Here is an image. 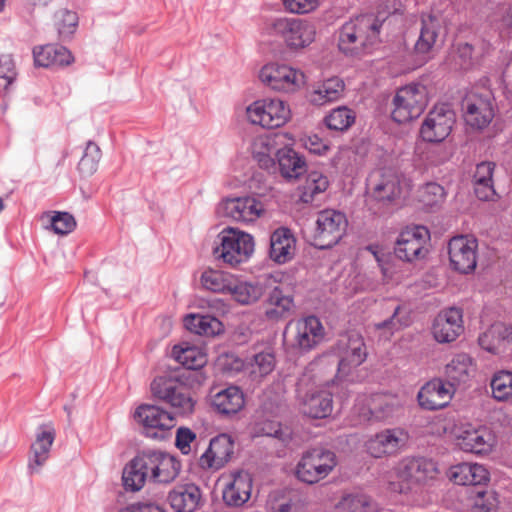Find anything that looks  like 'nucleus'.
Returning <instances> with one entry per match:
<instances>
[{
	"instance_id": "f257e3e1",
	"label": "nucleus",
	"mask_w": 512,
	"mask_h": 512,
	"mask_svg": "<svg viewBox=\"0 0 512 512\" xmlns=\"http://www.w3.org/2000/svg\"><path fill=\"white\" fill-rule=\"evenodd\" d=\"M172 355L184 368L156 377L151 382V392L156 399L168 404L176 414L190 415L196 404L190 387L194 383H201L202 375L198 370L205 366L207 357L197 347L182 345H175Z\"/></svg>"
},
{
	"instance_id": "f03ea898",
	"label": "nucleus",
	"mask_w": 512,
	"mask_h": 512,
	"mask_svg": "<svg viewBox=\"0 0 512 512\" xmlns=\"http://www.w3.org/2000/svg\"><path fill=\"white\" fill-rule=\"evenodd\" d=\"M381 26L382 22L373 14L351 18L339 31V50L349 56L368 53L379 40Z\"/></svg>"
},
{
	"instance_id": "7ed1b4c3",
	"label": "nucleus",
	"mask_w": 512,
	"mask_h": 512,
	"mask_svg": "<svg viewBox=\"0 0 512 512\" xmlns=\"http://www.w3.org/2000/svg\"><path fill=\"white\" fill-rule=\"evenodd\" d=\"M252 235L237 228L226 227L216 238L214 257L230 267L247 262L254 252Z\"/></svg>"
},
{
	"instance_id": "20e7f679",
	"label": "nucleus",
	"mask_w": 512,
	"mask_h": 512,
	"mask_svg": "<svg viewBox=\"0 0 512 512\" xmlns=\"http://www.w3.org/2000/svg\"><path fill=\"white\" fill-rule=\"evenodd\" d=\"M262 31L270 36H281L292 50L308 47L316 36L314 24L298 18H267L263 22Z\"/></svg>"
},
{
	"instance_id": "39448f33",
	"label": "nucleus",
	"mask_w": 512,
	"mask_h": 512,
	"mask_svg": "<svg viewBox=\"0 0 512 512\" xmlns=\"http://www.w3.org/2000/svg\"><path fill=\"white\" fill-rule=\"evenodd\" d=\"M438 473L436 463L424 457H406L397 467L398 483H392L391 489L407 493L434 479Z\"/></svg>"
},
{
	"instance_id": "423d86ee",
	"label": "nucleus",
	"mask_w": 512,
	"mask_h": 512,
	"mask_svg": "<svg viewBox=\"0 0 512 512\" xmlns=\"http://www.w3.org/2000/svg\"><path fill=\"white\" fill-rule=\"evenodd\" d=\"M347 225L344 213L334 209L319 211L311 234V244L319 249L333 247L345 234Z\"/></svg>"
},
{
	"instance_id": "0eeeda50",
	"label": "nucleus",
	"mask_w": 512,
	"mask_h": 512,
	"mask_svg": "<svg viewBox=\"0 0 512 512\" xmlns=\"http://www.w3.org/2000/svg\"><path fill=\"white\" fill-rule=\"evenodd\" d=\"M246 114L252 124L267 129L279 128L291 117L289 106L278 98L256 100L247 107Z\"/></svg>"
},
{
	"instance_id": "6e6552de",
	"label": "nucleus",
	"mask_w": 512,
	"mask_h": 512,
	"mask_svg": "<svg viewBox=\"0 0 512 512\" xmlns=\"http://www.w3.org/2000/svg\"><path fill=\"white\" fill-rule=\"evenodd\" d=\"M337 464L336 455L330 450L314 448L303 454L296 467L299 480L314 484L327 477Z\"/></svg>"
},
{
	"instance_id": "1a4fd4ad",
	"label": "nucleus",
	"mask_w": 512,
	"mask_h": 512,
	"mask_svg": "<svg viewBox=\"0 0 512 512\" xmlns=\"http://www.w3.org/2000/svg\"><path fill=\"white\" fill-rule=\"evenodd\" d=\"M392 119L406 123L418 118L427 105L426 89L420 84H410L400 88L393 99Z\"/></svg>"
},
{
	"instance_id": "9d476101",
	"label": "nucleus",
	"mask_w": 512,
	"mask_h": 512,
	"mask_svg": "<svg viewBox=\"0 0 512 512\" xmlns=\"http://www.w3.org/2000/svg\"><path fill=\"white\" fill-rule=\"evenodd\" d=\"M174 410H167L152 404H142L134 412V419L141 426L143 434L152 439H164L175 426Z\"/></svg>"
},
{
	"instance_id": "9b49d317",
	"label": "nucleus",
	"mask_w": 512,
	"mask_h": 512,
	"mask_svg": "<svg viewBox=\"0 0 512 512\" xmlns=\"http://www.w3.org/2000/svg\"><path fill=\"white\" fill-rule=\"evenodd\" d=\"M260 80L275 91L295 92L305 84V74L286 64L268 63L259 72Z\"/></svg>"
},
{
	"instance_id": "f8f14e48",
	"label": "nucleus",
	"mask_w": 512,
	"mask_h": 512,
	"mask_svg": "<svg viewBox=\"0 0 512 512\" xmlns=\"http://www.w3.org/2000/svg\"><path fill=\"white\" fill-rule=\"evenodd\" d=\"M286 332L290 333L288 345L300 353L314 349L324 337V328L321 321L315 316H308L297 320L293 327L288 326Z\"/></svg>"
},
{
	"instance_id": "ddd939ff",
	"label": "nucleus",
	"mask_w": 512,
	"mask_h": 512,
	"mask_svg": "<svg viewBox=\"0 0 512 512\" xmlns=\"http://www.w3.org/2000/svg\"><path fill=\"white\" fill-rule=\"evenodd\" d=\"M149 481L157 484H170L179 475L180 461L173 455L161 450L148 449L142 451Z\"/></svg>"
},
{
	"instance_id": "4468645a",
	"label": "nucleus",
	"mask_w": 512,
	"mask_h": 512,
	"mask_svg": "<svg viewBox=\"0 0 512 512\" xmlns=\"http://www.w3.org/2000/svg\"><path fill=\"white\" fill-rule=\"evenodd\" d=\"M429 239L430 233L426 227H406L397 238L394 253L399 259L407 262L422 259L428 252L426 244Z\"/></svg>"
},
{
	"instance_id": "2eb2a0df",
	"label": "nucleus",
	"mask_w": 512,
	"mask_h": 512,
	"mask_svg": "<svg viewBox=\"0 0 512 512\" xmlns=\"http://www.w3.org/2000/svg\"><path fill=\"white\" fill-rule=\"evenodd\" d=\"M371 200L378 209L387 208L400 198L402 188L399 175L391 169H382L370 177Z\"/></svg>"
},
{
	"instance_id": "dca6fc26",
	"label": "nucleus",
	"mask_w": 512,
	"mask_h": 512,
	"mask_svg": "<svg viewBox=\"0 0 512 512\" xmlns=\"http://www.w3.org/2000/svg\"><path fill=\"white\" fill-rule=\"evenodd\" d=\"M409 434L400 427L386 428L370 437L366 443V451L374 458L393 456L401 452L407 445Z\"/></svg>"
},
{
	"instance_id": "f3484780",
	"label": "nucleus",
	"mask_w": 512,
	"mask_h": 512,
	"mask_svg": "<svg viewBox=\"0 0 512 512\" xmlns=\"http://www.w3.org/2000/svg\"><path fill=\"white\" fill-rule=\"evenodd\" d=\"M455 113L448 105L435 106L425 118L420 135L426 142H442L452 131Z\"/></svg>"
},
{
	"instance_id": "a211bd4d",
	"label": "nucleus",
	"mask_w": 512,
	"mask_h": 512,
	"mask_svg": "<svg viewBox=\"0 0 512 512\" xmlns=\"http://www.w3.org/2000/svg\"><path fill=\"white\" fill-rule=\"evenodd\" d=\"M465 123L473 129L486 128L495 116L493 99L487 94H468L462 102Z\"/></svg>"
},
{
	"instance_id": "6ab92c4d",
	"label": "nucleus",
	"mask_w": 512,
	"mask_h": 512,
	"mask_svg": "<svg viewBox=\"0 0 512 512\" xmlns=\"http://www.w3.org/2000/svg\"><path fill=\"white\" fill-rule=\"evenodd\" d=\"M478 242L474 237L456 236L448 243V254L452 268L467 274L476 268Z\"/></svg>"
},
{
	"instance_id": "aec40b11",
	"label": "nucleus",
	"mask_w": 512,
	"mask_h": 512,
	"mask_svg": "<svg viewBox=\"0 0 512 512\" xmlns=\"http://www.w3.org/2000/svg\"><path fill=\"white\" fill-rule=\"evenodd\" d=\"M217 212L233 221L250 223L261 216L264 207L256 198L245 196L223 200L218 205Z\"/></svg>"
},
{
	"instance_id": "412c9836",
	"label": "nucleus",
	"mask_w": 512,
	"mask_h": 512,
	"mask_svg": "<svg viewBox=\"0 0 512 512\" xmlns=\"http://www.w3.org/2000/svg\"><path fill=\"white\" fill-rule=\"evenodd\" d=\"M361 421H389L398 417L402 405L398 398L386 395H373L368 399L367 406L360 402L355 405Z\"/></svg>"
},
{
	"instance_id": "4be33fe9",
	"label": "nucleus",
	"mask_w": 512,
	"mask_h": 512,
	"mask_svg": "<svg viewBox=\"0 0 512 512\" xmlns=\"http://www.w3.org/2000/svg\"><path fill=\"white\" fill-rule=\"evenodd\" d=\"M463 331V312L457 307L441 310L434 318L431 327L434 339L442 344L454 342Z\"/></svg>"
},
{
	"instance_id": "5701e85b",
	"label": "nucleus",
	"mask_w": 512,
	"mask_h": 512,
	"mask_svg": "<svg viewBox=\"0 0 512 512\" xmlns=\"http://www.w3.org/2000/svg\"><path fill=\"white\" fill-rule=\"evenodd\" d=\"M455 394V388L441 378L426 382L417 393L419 406L427 411L440 410L449 405Z\"/></svg>"
},
{
	"instance_id": "b1692460",
	"label": "nucleus",
	"mask_w": 512,
	"mask_h": 512,
	"mask_svg": "<svg viewBox=\"0 0 512 512\" xmlns=\"http://www.w3.org/2000/svg\"><path fill=\"white\" fill-rule=\"evenodd\" d=\"M234 442L227 434H220L211 439L208 449L200 457V465L205 469L222 468L233 455Z\"/></svg>"
},
{
	"instance_id": "393cba45",
	"label": "nucleus",
	"mask_w": 512,
	"mask_h": 512,
	"mask_svg": "<svg viewBox=\"0 0 512 512\" xmlns=\"http://www.w3.org/2000/svg\"><path fill=\"white\" fill-rule=\"evenodd\" d=\"M55 439V430L50 425H42L30 448L28 470L30 474H38L49 458L51 446Z\"/></svg>"
},
{
	"instance_id": "a878e982",
	"label": "nucleus",
	"mask_w": 512,
	"mask_h": 512,
	"mask_svg": "<svg viewBox=\"0 0 512 512\" xmlns=\"http://www.w3.org/2000/svg\"><path fill=\"white\" fill-rule=\"evenodd\" d=\"M458 446L465 452L485 455L494 446V436L486 427L465 429L457 437Z\"/></svg>"
},
{
	"instance_id": "bb28decb",
	"label": "nucleus",
	"mask_w": 512,
	"mask_h": 512,
	"mask_svg": "<svg viewBox=\"0 0 512 512\" xmlns=\"http://www.w3.org/2000/svg\"><path fill=\"white\" fill-rule=\"evenodd\" d=\"M168 501L175 512H195L201 505L202 493L193 483L180 484L169 492Z\"/></svg>"
},
{
	"instance_id": "cd10ccee",
	"label": "nucleus",
	"mask_w": 512,
	"mask_h": 512,
	"mask_svg": "<svg viewBox=\"0 0 512 512\" xmlns=\"http://www.w3.org/2000/svg\"><path fill=\"white\" fill-rule=\"evenodd\" d=\"M252 478L248 472L240 471L231 476L223 489V500L229 506H241L251 495Z\"/></svg>"
},
{
	"instance_id": "c85d7f7f",
	"label": "nucleus",
	"mask_w": 512,
	"mask_h": 512,
	"mask_svg": "<svg viewBox=\"0 0 512 512\" xmlns=\"http://www.w3.org/2000/svg\"><path fill=\"white\" fill-rule=\"evenodd\" d=\"M296 240L288 228H278L270 236V258L278 263L289 262L295 254Z\"/></svg>"
},
{
	"instance_id": "c756f323",
	"label": "nucleus",
	"mask_w": 512,
	"mask_h": 512,
	"mask_svg": "<svg viewBox=\"0 0 512 512\" xmlns=\"http://www.w3.org/2000/svg\"><path fill=\"white\" fill-rule=\"evenodd\" d=\"M476 365L473 358L466 353H458L445 365L444 374L447 383L453 388L461 383L468 382L474 375Z\"/></svg>"
},
{
	"instance_id": "7c9ffc66",
	"label": "nucleus",
	"mask_w": 512,
	"mask_h": 512,
	"mask_svg": "<svg viewBox=\"0 0 512 512\" xmlns=\"http://www.w3.org/2000/svg\"><path fill=\"white\" fill-rule=\"evenodd\" d=\"M276 160L281 176L287 181L298 179L307 170L305 159L291 148L277 150Z\"/></svg>"
},
{
	"instance_id": "2f4dec72",
	"label": "nucleus",
	"mask_w": 512,
	"mask_h": 512,
	"mask_svg": "<svg viewBox=\"0 0 512 512\" xmlns=\"http://www.w3.org/2000/svg\"><path fill=\"white\" fill-rule=\"evenodd\" d=\"M332 410V393L327 390L313 391L307 394L302 401L303 413L311 418H326L332 413Z\"/></svg>"
},
{
	"instance_id": "473e14b6",
	"label": "nucleus",
	"mask_w": 512,
	"mask_h": 512,
	"mask_svg": "<svg viewBox=\"0 0 512 512\" xmlns=\"http://www.w3.org/2000/svg\"><path fill=\"white\" fill-rule=\"evenodd\" d=\"M147 480H149V474L142 452H140L124 467L122 473L123 486L127 491L136 492L143 488Z\"/></svg>"
},
{
	"instance_id": "72a5a7b5",
	"label": "nucleus",
	"mask_w": 512,
	"mask_h": 512,
	"mask_svg": "<svg viewBox=\"0 0 512 512\" xmlns=\"http://www.w3.org/2000/svg\"><path fill=\"white\" fill-rule=\"evenodd\" d=\"M34 63L38 67L69 65L73 57L63 46L45 45L33 50Z\"/></svg>"
},
{
	"instance_id": "f704fd0d",
	"label": "nucleus",
	"mask_w": 512,
	"mask_h": 512,
	"mask_svg": "<svg viewBox=\"0 0 512 512\" xmlns=\"http://www.w3.org/2000/svg\"><path fill=\"white\" fill-rule=\"evenodd\" d=\"M244 403L243 392L235 386H230L212 395V406L223 415L238 413Z\"/></svg>"
},
{
	"instance_id": "c9c22d12",
	"label": "nucleus",
	"mask_w": 512,
	"mask_h": 512,
	"mask_svg": "<svg viewBox=\"0 0 512 512\" xmlns=\"http://www.w3.org/2000/svg\"><path fill=\"white\" fill-rule=\"evenodd\" d=\"M367 357L365 344L359 335L348 338L345 355L338 361V373L347 375L352 368L361 365Z\"/></svg>"
},
{
	"instance_id": "e433bc0d",
	"label": "nucleus",
	"mask_w": 512,
	"mask_h": 512,
	"mask_svg": "<svg viewBox=\"0 0 512 512\" xmlns=\"http://www.w3.org/2000/svg\"><path fill=\"white\" fill-rule=\"evenodd\" d=\"M495 164L493 162L484 161L476 166L473 176L474 191L478 199L488 201L495 196L493 186V172Z\"/></svg>"
},
{
	"instance_id": "4c0bfd02",
	"label": "nucleus",
	"mask_w": 512,
	"mask_h": 512,
	"mask_svg": "<svg viewBox=\"0 0 512 512\" xmlns=\"http://www.w3.org/2000/svg\"><path fill=\"white\" fill-rule=\"evenodd\" d=\"M265 315L269 320L277 321L286 317L294 307V300L282 288L274 287L266 300Z\"/></svg>"
},
{
	"instance_id": "58836bf2",
	"label": "nucleus",
	"mask_w": 512,
	"mask_h": 512,
	"mask_svg": "<svg viewBox=\"0 0 512 512\" xmlns=\"http://www.w3.org/2000/svg\"><path fill=\"white\" fill-rule=\"evenodd\" d=\"M440 28L441 22L438 17L428 15L422 18L420 35L415 44V52L417 54L426 55L432 50L436 43Z\"/></svg>"
},
{
	"instance_id": "ea45409f",
	"label": "nucleus",
	"mask_w": 512,
	"mask_h": 512,
	"mask_svg": "<svg viewBox=\"0 0 512 512\" xmlns=\"http://www.w3.org/2000/svg\"><path fill=\"white\" fill-rule=\"evenodd\" d=\"M228 294L241 305L257 302L263 295V287L258 282L242 281L233 277Z\"/></svg>"
},
{
	"instance_id": "a19ab883",
	"label": "nucleus",
	"mask_w": 512,
	"mask_h": 512,
	"mask_svg": "<svg viewBox=\"0 0 512 512\" xmlns=\"http://www.w3.org/2000/svg\"><path fill=\"white\" fill-rule=\"evenodd\" d=\"M233 275L222 270L208 268L200 276V283L203 289L220 294H228L231 288Z\"/></svg>"
},
{
	"instance_id": "79ce46f5",
	"label": "nucleus",
	"mask_w": 512,
	"mask_h": 512,
	"mask_svg": "<svg viewBox=\"0 0 512 512\" xmlns=\"http://www.w3.org/2000/svg\"><path fill=\"white\" fill-rule=\"evenodd\" d=\"M344 91V82L333 77L325 80L317 89L310 94V101L315 105H324L328 102L338 100Z\"/></svg>"
},
{
	"instance_id": "37998d69",
	"label": "nucleus",
	"mask_w": 512,
	"mask_h": 512,
	"mask_svg": "<svg viewBox=\"0 0 512 512\" xmlns=\"http://www.w3.org/2000/svg\"><path fill=\"white\" fill-rule=\"evenodd\" d=\"M185 327L198 335L212 336L221 331V322L210 315L190 314L184 318Z\"/></svg>"
},
{
	"instance_id": "c03bdc74",
	"label": "nucleus",
	"mask_w": 512,
	"mask_h": 512,
	"mask_svg": "<svg viewBox=\"0 0 512 512\" xmlns=\"http://www.w3.org/2000/svg\"><path fill=\"white\" fill-rule=\"evenodd\" d=\"M275 139L270 136H260L253 142V155L258 161L260 167L270 169L275 166L277 153Z\"/></svg>"
},
{
	"instance_id": "a18cd8bd",
	"label": "nucleus",
	"mask_w": 512,
	"mask_h": 512,
	"mask_svg": "<svg viewBox=\"0 0 512 512\" xmlns=\"http://www.w3.org/2000/svg\"><path fill=\"white\" fill-rule=\"evenodd\" d=\"M329 186V181L326 175L320 171H310L307 174L304 184L300 187V199L304 203H311L314 198L323 192Z\"/></svg>"
},
{
	"instance_id": "49530a36",
	"label": "nucleus",
	"mask_w": 512,
	"mask_h": 512,
	"mask_svg": "<svg viewBox=\"0 0 512 512\" xmlns=\"http://www.w3.org/2000/svg\"><path fill=\"white\" fill-rule=\"evenodd\" d=\"M492 397L499 402L512 401V372L497 371L490 381Z\"/></svg>"
},
{
	"instance_id": "de8ad7c7",
	"label": "nucleus",
	"mask_w": 512,
	"mask_h": 512,
	"mask_svg": "<svg viewBox=\"0 0 512 512\" xmlns=\"http://www.w3.org/2000/svg\"><path fill=\"white\" fill-rule=\"evenodd\" d=\"M355 112L346 106L335 108L325 117V123L330 130L345 131L355 122Z\"/></svg>"
},
{
	"instance_id": "09e8293b",
	"label": "nucleus",
	"mask_w": 512,
	"mask_h": 512,
	"mask_svg": "<svg viewBox=\"0 0 512 512\" xmlns=\"http://www.w3.org/2000/svg\"><path fill=\"white\" fill-rule=\"evenodd\" d=\"M101 159V149L93 141H88L84 154L78 163V169L85 176L92 175L98 168Z\"/></svg>"
},
{
	"instance_id": "8fccbe9b",
	"label": "nucleus",
	"mask_w": 512,
	"mask_h": 512,
	"mask_svg": "<svg viewBox=\"0 0 512 512\" xmlns=\"http://www.w3.org/2000/svg\"><path fill=\"white\" fill-rule=\"evenodd\" d=\"M17 78L15 62L11 55L0 56V93L9 91V88Z\"/></svg>"
},
{
	"instance_id": "3c124183",
	"label": "nucleus",
	"mask_w": 512,
	"mask_h": 512,
	"mask_svg": "<svg viewBox=\"0 0 512 512\" xmlns=\"http://www.w3.org/2000/svg\"><path fill=\"white\" fill-rule=\"evenodd\" d=\"M446 192L444 188L435 182L424 185L420 191V201L424 206L432 208L439 205L445 199Z\"/></svg>"
},
{
	"instance_id": "603ef678",
	"label": "nucleus",
	"mask_w": 512,
	"mask_h": 512,
	"mask_svg": "<svg viewBox=\"0 0 512 512\" xmlns=\"http://www.w3.org/2000/svg\"><path fill=\"white\" fill-rule=\"evenodd\" d=\"M252 373L265 376L273 371L275 357L271 352H260L255 354L251 360Z\"/></svg>"
},
{
	"instance_id": "864d4df0",
	"label": "nucleus",
	"mask_w": 512,
	"mask_h": 512,
	"mask_svg": "<svg viewBox=\"0 0 512 512\" xmlns=\"http://www.w3.org/2000/svg\"><path fill=\"white\" fill-rule=\"evenodd\" d=\"M51 227L55 233L65 235L75 229L76 221L68 212H56L51 219Z\"/></svg>"
},
{
	"instance_id": "5fc2aeb1",
	"label": "nucleus",
	"mask_w": 512,
	"mask_h": 512,
	"mask_svg": "<svg viewBox=\"0 0 512 512\" xmlns=\"http://www.w3.org/2000/svg\"><path fill=\"white\" fill-rule=\"evenodd\" d=\"M57 28L60 35L68 36L72 34L78 24V16L75 12L61 10L57 13Z\"/></svg>"
},
{
	"instance_id": "6e6d98bb",
	"label": "nucleus",
	"mask_w": 512,
	"mask_h": 512,
	"mask_svg": "<svg viewBox=\"0 0 512 512\" xmlns=\"http://www.w3.org/2000/svg\"><path fill=\"white\" fill-rule=\"evenodd\" d=\"M369 499L365 495H349L340 502L341 512H368Z\"/></svg>"
},
{
	"instance_id": "4d7b16f0",
	"label": "nucleus",
	"mask_w": 512,
	"mask_h": 512,
	"mask_svg": "<svg viewBox=\"0 0 512 512\" xmlns=\"http://www.w3.org/2000/svg\"><path fill=\"white\" fill-rule=\"evenodd\" d=\"M498 505L495 493L492 491H478L474 500L475 512H491Z\"/></svg>"
},
{
	"instance_id": "13d9d810",
	"label": "nucleus",
	"mask_w": 512,
	"mask_h": 512,
	"mask_svg": "<svg viewBox=\"0 0 512 512\" xmlns=\"http://www.w3.org/2000/svg\"><path fill=\"white\" fill-rule=\"evenodd\" d=\"M400 309L401 307L398 305L397 307H395L392 315L388 319L379 323H375V330L383 331L384 336L386 338L390 337L391 335H393L395 331L399 330L403 325V323L398 318Z\"/></svg>"
},
{
	"instance_id": "bf43d9fd",
	"label": "nucleus",
	"mask_w": 512,
	"mask_h": 512,
	"mask_svg": "<svg viewBox=\"0 0 512 512\" xmlns=\"http://www.w3.org/2000/svg\"><path fill=\"white\" fill-rule=\"evenodd\" d=\"M473 463H461L453 466L450 470V479L458 485H470V478H472Z\"/></svg>"
},
{
	"instance_id": "052dcab7",
	"label": "nucleus",
	"mask_w": 512,
	"mask_h": 512,
	"mask_svg": "<svg viewBox=\"0 0 512 512\" xmlns=\"http://www.w3.org/2000/svg\"><path fill=\"white\" fill-rule=\"evenodd\" d=\"M196 439L195 433L189 428L181 427L177 430L175 445L183 453L189 454L191 443Z\"/></svg>"
},
{
	"instance_id": "680f3d73",
	"label": "nucleus",
	"mask_w": 512,
	"mask_h": 512,
	"mask_svg": "<svg viewBox=\"0 0 512 512\" xmlns=\"http://www.w3.org/2000/svg\"><path fill=\"white\" fill-rule=\"evenodd\" d=\"M318 4V0H290L287 4V10L291 13L305 14L315 10Z\"/></svg>"
},
{
	"instance_id": "e2e57ef3",
	"label": "nucleus",
	"mask_w": 512,
	"mask_h": 512,
	"mask_svg": "<svg viewBox=\"0 0 512 512\" xmlns=\"http://www.w3.org/2000/svg\"><path fill=\"white\" fill-rule=\"evenodd\" d=\"M456 56L459 59V67L468 69L472 66L473 47L469 43H459L456 47Z\"/></svg>"
},
{
	"instance_id": "0e129e2a",
	"label": "nucleus",
	"mask_w": 512,
	"mask_h": 512,
	"mask_svg": "<svg viewBox=\"0 0 512 512\" xmlns=\"http://www.w3.org/2000/svg\"><path fill=\"white\" fill-rule=\"evenodd\" d=\"M255 433L257 435L271 436L282 439V430L278 422L265 421L263 423L256 424Z\"/></svg>"
},
{
	"instance_id": "69168bd1",
	"label": "nucleus",
	"mask_w": 512,
	"mask_h": 512,
	"mask_svg": "<svg viewBox=\"0 0 512 512\" xmlns=\"http://www.w3.org/2000/svg\"><path fill=\"white\" fill-rule=\"evenodd\" d=\"M493 333L496 334L501 343L505 341L512 342V326L510 325H506L501 322L491 325L485 338L489 337Z\"/></svg>"
},
{
	"instance_id": "338daca9",
	"label": "nucleus",
	"mask_w": 512,
	"mask_h": 512,
	"mask_svg": "<svg viewBox=\"0 0 512 512\" xmlns=\"http://www.w3.org/2000/svg\"><path fill=\"white\" fill-rule=\"evenodd\" d=\"M119 512H165L162 507L154 502H136L121 509Z\"/></svg>"
},
{
	"instance_id": "774afa93",
	"label": "nucleus",
	"mask_w": 512,
	"mask_h": 512,
	"mask_svg": "<svg viewBox=\"0 0 512 512\" xmlns=\"http://www.w3.org/2000/svg\"><path fill=\"white\" fill-rule=\"evenodd\" d=\"M487 334H488V329L485 332H483L482 334H480V336L478 338L479 345L481 346V348H483L484 350H486L488 352L497 353L500 348V345H501L500 340L494 333L492 335H490L489 337L485 338V336Z\"/></svg>"
}]
</instances>
